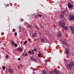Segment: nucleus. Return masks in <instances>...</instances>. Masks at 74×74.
Wrapping results in <instances>:
<instances>
[{
  "mask_svg": "<svg viewBox=\"0 0 74 74\" xmlns=\"http://www.w3.org/2000/svg\"><path fill=\"white\" fill-rule=\"evenodd\" d=\"M41 33L39 32V36H41Z\"/></svg>",
  "mask_w": 74,
  "mask_h": 74,
  "instance_id": "2f4dec72",
  "label": "nucleus"
},
{
  "mask_svg": "<svg viewBox=\"0 0 74 74\" xmlns=\"http://www.w3.org/2000/svg\"><path fill=\"white\" fill-rule=\"evenodd\" d=\"M34 51L35 52H36L37 51V49H34Z\"/></svg>",
  "mask_w": 74,
  "mask_h": 74,
  "instance_id": "c85d7f7f",
  "label": "nucleus"
},
{
  "mask_svg": "<svg viewBox=\"0 0 74 74\" xmlns=\"http://www.w3.org/2000/svg\"><path fill=\"white\" fill-rule=\"evenodd\" d=\"M38 16H40V17H41V16H42V15H41V14H38Z\"/></svg>",
  "mask_w": 74,
  "mask_h": 74,
  "instance_id": "cd10ccee",
  "label": "nucleus"
},
{
  "mask_svg": "<svg viewBox=\"0 0 74 74\" xmlns=\"http://www.w3.org/2000/svg\"><path fill=\"white\" fill-rule=\"evenodd\" d=\"M36 36H37V35L36 33H34L32 34V37H35Z\"/></svg>",
  "mask_w": 74,
  "mask_h": 74,
  "instance_id": "9b49d317",
  "label": "nucleus"
},
{
  "mask_svg": "<svg viewBox=\"0 0 74 74\" xmlns=\"http://www.w3.org/2000/svg\"><path fill=\"white\" fill-rule=\"evenodd\" d=\"M8 5H9V4H8Z\"/></svg>",
  "mask_w": 74,
  "mask_h": 74,
  "instance_id": "49530a36",
  "label": "nucleus"
},
{
  "mask_svg": "<svg viewBox=\"0 0 74 74\" xmlns=\"http://www.w3.org/2000/svg\"><path fill=\"white\" fill-rule=\"evenodd\" d=\"M2 68L4 70H5V68L4 67V66H3L2 67Z\"/></svg>",
  "mask_w": 74,
  "mask_h": 74,
  "instance_id": "bb28decb",
  "label": "nucleus"
},
{
  "mask_svg": "<svg viewBox=\"0 0 74 74\" xmlns=\"http://www.w3.org/2000/svg\"><path fill=\"white\" fill-rule=\"evenodd\" d=\"M41 55H42V54H38V57H40V56H41Z\"/></svg>",
  "mask_w": 74,
  "mask_h": 74,
  "instance_id": "4be33fe9",
  "label": "nucleus"
},
{
  "mask_svg": "<svg viewBox=\"0 0 74 74\" xmlns=\"http://www.w3.org/2000/svg\"><path fill=\"white\" fill-rule=\"evenodd\" d=\"M8 71H9L10 73L11 74H12V73H13V70H12V69L11 68L9 69Z\"/></svg>",
  "mask_w": 74,
  "mask_h": 74,
  "instance_id": "1a4fd4ad",
  "label": "nucleus"
},
{
  "mask_svg": "<svg viewBox=\"0 0 74 74\" xmlns=\"http://www.w3.org/2000/svg\"><path fill=\"white\" fill-rule=\"evenodd\" d=\"M19 69H20V68L19 67Z\"/></svg>",
  "mask_w": 74,
  "mask_h": 74,
  "instance_id": "09e8293b",
  "label": "nucleus"
},
{
  "mask_svg": "<svg viewBox=\"0 0 74 74\" xmlns=\"http://www.w3.org/2000/svg\"><path fill=\"white\" fill-rule=\"evenodd\" d=\"M30 69L31 70H33V67H31L30 68Z\"/></svg>",
  "mask_w": 74,
  "mask_h": 74,
  "instance_id": "f704fd0d",
  "label": "nucleus"
},
{
  "mask_svg": "<svg viewBox=\"0 0 74 74\" xmlns=\"http://www.w3.org/2000/svg\"><path fill=\"white\" fill-rule=\"evenodd\" d=\"M62 46H63V48H64V46H63V45Z\"/></svg>",
  "mask_w": 74,
  "mask_h": 74,
  "instance_id": "ea45409f",
  "label": "nucleus"
},
{
  "mask_svg": "<svg viewBox=\"0 0 74 74\" xmlns=\"http://www.w3.org/2000/svg\"><path fill=\"white\" fill-rule=\"evenodd\" d=\"M74 19V16L73 15H71L69 16V19L70 21H73Z\"/></svg>",
  "mask_w": 74,
  "mask_h": 74,
  "instance_id": "7ed1b4c3",
  "label": "nucleus"
},
{
  "mask_svg": "<svg viewBox=\"0 0 74 74\" xmlns=\"http://www.w3.org/2000/svg\"><path fill=\"white\" fill-rule=\"evenodd\" d=\"M45 62H48V60L47 59H46L45 61Z\"/></svg>",
  "mask_w": 74,
  "mask_h": 74,
  "instance_id": "7c9ffc66",
  "label": "nucleus"
},
{
  "mask_svg": "<svg viewBox=\"0 0 74 74\" xmlns=\"http://www.w3.org/2000/svg\"><path fill=\"white\" fill-rule=\"evenodd\" d=\"M50 74H54V72L53 71H50Z\"/></svg>",
  "mask_w": 74,
  "mask_h": 74,
  "instance_id": "a211bd4d",
  "label": "nucleus"
},
{
  "mask_svg": "<svg viewBox=\"0 0 74 74\" xmlns=\"http://www.w3.org/2000/svg\"><path fill=\"white\" fill-rule=\"evenodd\" d=\"M70 29H71L72 32V33L74 34V28L73 27H70Z\"/></svg>",
  "mask_w": 74,
  "mask_h": 74,
  "instance_id": "0eeeda50",
  "label": "nucleus"
},
{
  "mask_svg": "<svg viewBox=\"0 0 74 74\" xmlns=\"http://www.w3.org/2000/svg\"><path fill=\"white\" fill-rule=\"evenodd\" d=\"M60 26H61L62 27H63L65 26H66V24L64 23H61L60 24Z\"/></svg>",
  "mask_w": 74,
  "mask_h": 74,
  "instance_id": "423d86ee",
  "label": "nucleus"
},
{
  "mask_svg": "<svg viewBox=\"0 0 74 74\" xmlns=\"http://www.w3.org/2000/svg\"><path fill=\"white\" fill-rule=\"evenodd\" d=\"M68 7L69 8V9H71L73 8V5L70 3H68Z\"/></svg>",
  "mask_w": 74,
  "mask_h": 74,
  "instance_id": "39448f33",
  "label": "nucleus"
},
{
  "mask_svg": "<svg viewBox=\"0 0 74 74\" xmlns=\"http://www.w3.org/2000/svg\"><path fill=\"white\" fill-rule=\"evenodd\" d=\"M11 44L12 45H14L15 44V42L14 41H12L11 43Z\"/></svg>",
  "mask_w": 74,
  "mask_h": 74,
  "instance_id": "dca6fc26",
  "label": "nucleus"
},
{
  "mask_svg": "<svg viewBox=\"0 0 74 74\" xmlns=\"http://www.w3.org/2000/svg\"><path fill=\"white\" fill-rule=\"evenodd\" d=\"M70 52V51H69V50L68 49H66V53L67 55L68 56H69V53Z\"/></svg>",
  "mask_w": 74,
  "mask_h": 74,
  "instance_id": "6e6552de",
  "label": "nucleus"
},
{
  "mask_svg": "<svg viewBox=\"0 0 74 74\" xmlns=\"http://www.w3.org/2000/svg\"><path fill=\"white\" fill-rule=\"evenodd\" d=\"M14 34L16 36V35H17V33L16 32H15Z\"/></svg>",
  "mask_w": 74,
  "mask_h": 74,
  "instance_id": "c9c22d12",
  "label": "nucleus"
},
{
  "mask_svg": "<svg viewBox=\"0 0 74 74\" xmlns=\"http://www.w3.org/2000/svg\"><path fill=\"white\" fill-rule=\"evenodd\" d=\"M63 44L65 45H66V47H69V45L68 44H67L65 42H63Z\"/></svg>",
  "mask_w": 74,
  "mask_h": 74,
  "instance_id": "4468645a",
  "label": "nucleus"
},
{
  "mask_svg": "<svg viewBox=\"0 0 74 74\" xmlns=\"http://www.w3.org/2000/svg\"><path fill=\"white\" fill-rule=\"evenodd\" d=\"M33 73H34H34H35V72H33Z\"/></svg>",
  "mask_w": 74,
  "mask_h": 74,
  "instance_id": "37998d69",
  "label": "nucleus"
},
{
  "mask_svg": "<svg viewBox=\"0 0 74 74\" xmlns=\"http://www.w3.org/2000/svg\"><path fill=\"white\" fill-rule=\"evenodd\" d=\"M44 58H45L44 57Z\"/></svg>",
  "mask_w": 74,
  "mask_h": 74,
  "instance_id": "603ef678",
  "label": "nucleus"
},
{
  "mask_svg": "<svg viewBox=\"0 0 74 74\" xmlns=\"http://www.w3.org/2000/svg\"><path fill=\"white\" fill-rule=\"evenodd\" d=\"M31 27V25L28 24V28H30V27Z\"/></svg>",
  "mask_w": 74,
  "mask_h": 74,
  "instance_id": "b1692460",
  "label": "nucleus"
},
{
  "mask_svg": "<svg viewBox=\"0 0 74 74\" xmlns=\"http://www.w3.org/2000/svg\"><path fill=\"white\" fill-rule=\"evenodd\" d=\"M57 35L58 36V37H62V33H60V32L59 33L57 34Z\"/></svg>",
  "mask_w": 74,
  "mask_h": 74,
  "instance_id": "f8f14e48",
  "label": "nucleus"
},
{
  "mask_svg": "<svg viewBox=\"0 0 74 74\" xmlns=\"http://www.w3.org/2000/svg\"><path fill=\"white\" fill-rule=\"evenodd\" d=\"M35 62H36V63H37V61H35Z\"/></svg>",
  "mask_w": 74,
  "mask_h": 74,
  "instance_id": "a18cd8bd",
  "label": "nucleus"
},
{
  "mask_svg": "<svg viewBox=\"0 0 74 74\" xmlns=\"http://www.w3.org/2000/svg\"><path fill=\"white\" fill-rule=\"evenodd\" d=\"M15 31V29H13V32H14Z\"/></svg>",
  "mask_w": 74,
  "mask_h": 74,
  "instance_id": "72a5a7b5",
  "label": "nucleus"
},
{
  "mask_svg": "<svg viewBox=\"0 0 74 74\" xmlns=\"http://www.w3.org/2000/svg\"><path fill=\"white\" fill-rule=\"evenodd\" d=\"M24 55V56H27L28 55L27 54H23V53L22 54V55Z\"/></svg>",
  "mask_w": 74,
  "mask_h": 74,
  "instance_id": "aec40b11",
  "label": "nucleus"
},
{
  "mask_svg": "<svg viewBox=\"0 0 74 74\" xmlns=\"http://www.w3.org/2000/svg\"><path fill=\"white\" fill-rule=\"evenodd\" d=\"M40 13V14H42V13Z\"/></svg>",
  "mask_w": 74,
  "mask_h": 74,
  "instance_id": "8fccbe9b",
  "label": "nucleus"
},
{
  "mask_svg": "<svg viewBox=\"0 0 74 74\" xmlns=\"http://www.w3.org/2000/svg\"><path fill=\"white\" fill-rule=\"evenodd\" d=\"M35 28H36V29H38V30L40 29V28L37 26L36 25L35 26Z\"/></svg>",
  "mask_w": 74,
  "mask_h": 74,
  "instance_id": "6ab92c4d",
  "label": "nucleus"
},
{
  "mask_svg": "<svg viewBox=\"0 0 74 74\" xmlns=\"http://www.w3.org/2000/svg\"><path fill=\"white\" fill-rule=\"evenodd\" d=\"M31 60H32V61H33V60H34V59H32Z\"/></svg>",
  "mask_w": 74,
  "mask_h": 74,
  "instance_id": "58836bf2",
  "label": "nucleus"
},
{
  "mask_svg": "<svg viewBox=\"0 0 74 74\" xmlns=\"http://www.w3.org/2000/svg\"><path fill=\"white\" fill-rule=\"evenodd\" d=\"M23 49V48L21 47H18L17 49V50L18 51H19L20 52H22Z\"/></svg>",
  "mask_w": 74,
  "mask_h": 74,
  "instance_id": "20e7f679",
  "label": "nucleus"
},
{
  "mask_svg": "<svg viewBox=\"0 0 74 74\" xmlns=\"http://www.w3.org/2000/svg\"><path fill=\"white\" fill-rule=\"evenodd\" d=\"M66 11L64 10L61 13H62V14H64L66 13Z\"/></svg>",
  "mask_w": 74,
  "mask_h": 74,
  "instance_id": "ddd939ff",
  "label": "nucleus"
},
{
  "mask_svg": "<svg viewBox=\"0 0 74 74\" xmlns=\"http://www.w3.org/2000/svg\"><path fill=\"white\" fill-rule=\"evenodd\" d=\"M8 55H7L6 56V58H7H7H8Z\"/></svg>",
  "mask_w": 74,
  "mask_h": 74,
  "instance_id": "473e14b6",
  "label": "nucleus"
},
{
  "mask_svg": "<svg viewBox=\"0 0 74 74\" xmlns=\"http://www.w3.org/2000/svg\"><path fill=\"white\" fill-rule=\"evenodd\" d=\"M14 45L15 47H18V45L16 43H15Z\"/></svg>",
  "mask_w": 74,
  "mask_h": 74,
  "instance_id": "412c9836",
  "label": "nucleus"
},
{
  "mask_svg": "<svg viewBox=\"0 0 74 74\" xmlns=\"http://www.w3.org/2000/svg\"><path fill=\"white\" fill-rule=\"evenodd\" d=\"M22 21H23V19H22Z\"/></svg>",
  "mask_w": 74,
  "mask_h": 74,
  "instance_id": "79ce46f5",
  "label": "nucleus"
},
{
  "mask_svg": "<svg viewBox=\"0 0 74 74\" xmlns=\"http://www.w3.org/2000/svg\"><path fill=\"white\" fill-rule=\"evenodd\" d=\"M34 60H35V61H37V60H36V59H34Z\"/></svg>",
  "mask_w": 74,
  "mask_h": 74,
  "instance_id": "4c0bfd02",
  "label": "nucleus"
},
{
  "mask_svg": "<svg viewBox=\"0 0 74 74\" xmlns=\"http://www.w3.org/2000/svg\"><path fill=\"white\" fill-rule=\"evenodd\" d=\"M5 7H6V6H5Z\"/></svg>",
  "mask_w": 74,
  "mask_h": 74,
  "instance_id": "3c124183",
  "label": "nucleus"
},
{
  "mask_svg": "<svg viewBox=\"0 0 74 74\" xmlns=\"http://www.w3.org/2000/svg\"><path fill=\"white\" fill-rule=\"evenodd\" d=\"M28 53H30V54H32V52L31 51H29Z\"/></svg>",
  "mask_w": 74,
  "mask_h": 74,
  "instance_id": "a878e982",
  "label": "nucleus"
},
{
  "mask_svg": "<svg viewBox=\"0 0 74 74\" xmlns=\"http://www.w3.org/2000/svg\"><path fill=\"white\" fill-rule=\"evenodd\" d=\"M32 55H34V50H32Z\"/></svg>",
  "mask_w": 74,
  "mask_h": 74,
  "instance_id": "f3484780",
  "label": "nucleus"
},
{
  "mask_svg": "<svg viewBox=\"0 0 74 74\" xmlns=\"http://www.w3.org/2000/svg\"><path fill=\"white\" fill-rule=\"evenodd\" d=\"M19 28L20 29H19V32H21V28L20 27H19Z\"/></svg>",
  "mask_w": 74,
  "mask_h": 74,
  "instance_id": "c756f323",
  "label": "nucleus"
},
{
  "mask_svg": "<svg viewBox=\"0 0 74 74\" xmlns=\"http://www.w3.org/2000/svg\"><path fill=\"white\" fill-rule=\"evenodd\" d=\"M21 60V58H18V60Z\"/></svg>",
  "mask_w": 74,
  "mask_h": 74,
  "instance_id": "e433bc0d",
  "label": "nucleus"
},
{
  "mask_svg": "<svg viewBox=\"0 0 74 74\" xmlns=\"http://www.w3.org/2000/svg\"><path fill=\"white\" fill-rule=\"evenodd\" d=\"M31 59H33V58L32 57H31Z\"/></svg>",
  "mask_w": 74,
  "mask_h": 74,
  "instance_id": "a19ab883",
  "label": "nucleus"
},
{
  "mask_svg": "<svg viewBox=\"0 0 74 74\" xmlns=\"http://www.w3.org/2000/svg\"><path fill=\"white\" fill-rule=\"evenodd\" d=\"M70 64H68L67 65V67L69 70H71L72 67L74 66V62L72 61L70 62Z\"/></svg>",
  "mask_w": 74,
  "mask_h": 74,
  "instance_id": "f257e3e1",
  "label": "nucleus"
},
{
  "mask_svg": "<svg viewBox=\"0 0 74 74\" xmlns=\"http://www.w3.org/2000/svg\"><path fill=\"white\" fill-rule=\"evenodd\" d=\"M27 43V41H25L24 42V44H26Z\"/></svg>",
  "mask_w": 74,
  "mask_h": 74,
  "instance_id": "393cba45",
  "label": "nucleus"
},
{
  "mask_svg": "<svg viewBox=\"0 0 74 74\" xmlns=\"http://www.w3.org/2000/svg\"><path fill=\"white\" fill-rule=\"evenodd\" d=\"M18 7H19V5H18Z\"/></svg>",
  "mask_w": 74,
  "mask_h": 74,
  "instance_id": "c03bdc74",
  "label": "nucleus"
},
{
  "mask_svg": "<svg viewBox=\"0 0 74 74\" xmlns=\"http://www.w3.org/2000/svg\"><path fill=\"white\" fill-rule=\"evenodd\" d=\"M64 30H67L68 29V26H64V27L63 28Z\"/></svg>",
  "mask_w": 74,
  "mask_h": 74,
  "instance_id": "9d476101",
  "label": "nucleus"
},
{
  "mask_svg": "<svg viewBox=\"0 0 74 74\" xmlns=\"http://www.w3.org/2000/svg\"><path fill=\"white\" fill-rule=\"evenodd\" d=\"M42 73L43 74H46V72L44 71H43Z\"/></svg>",
  "mask_w": 74,
  "mask_h": 74,
  "instance_id": "5701e85b",
  "label": "nucleus"
},
{
  "mask_svg": "<svg viewBox=\"0 0 74 74\" xmlns=\"http://www.w3.org/2000/svg\"><path fill=\"white\" fill-rule=\"evenodd\" d=\"M8 5H9V4H8Z\"/></svg>",
  "mask_w": 74,
  "mask_h": 74,
  "instance_id": "de8ad7c7",
  "label": "nucleus"
},
{
  "mask_svg": "<svg viewBox=\"0 0 74 74\" xmlns=\"http://www.w3.org/2000/svg\"><path fill=\"white\" fill-rule=\"evenodd\" d=\"M54 72L55 74H59V71H54Z\"/></svg>",
  "mask_w": 74,
  "mask_h": 74,
  "instance_id": "2eb2a0df",
  "label": "nucleus"
},
{
  "mask_svg": "<svg viewBox=\"0 0 74 74\" xmlns=\"http://www.w3.org/2000/svg\"><path fill=\"white\" fill-rule=\"evenodd\" d=\"M46 41H47L46 38L45 37H43L41 39V42H46Z\"/></svg>",
  "mask_w": 74,
  "mask_h": 74,
  "instance_id": "f03ea898",
  "label": "nucleus"
}]
</instances>
